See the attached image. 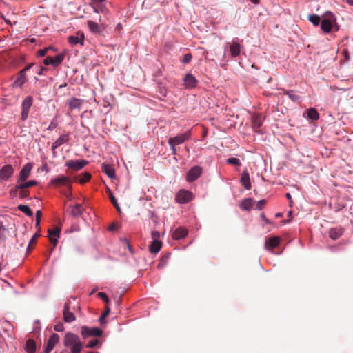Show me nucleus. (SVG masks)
<instances>
[{
  "mask_svg": "<svg viewBox=\"0 0 353 353\" xmlns=\"http://www.w3.org/2000/svg\"><path fill=\"white\" fill-rule=\"evenodd\" d=\"M230 52L232 57H236L240 54L241 46L237 42H232L230 46Z\"/></svg>",
  "mask_w": 353,
  "mask_h": 353,
  "instance_id": "nucleus-26",
  "label": "nucleus"
},
{
  "mask_svg": "<svg viewBox=\"0 0 353 353\" xmlns=\"http://www.w3.org/2000/svg\"><path fill=\"white\" fill-rule=\"evenodd\" d=\"M110 309L108 306H106L105 307V310L103 312V314L101 316V317L99 318V321L100 323H103V320L105 319V318L108 316V314H110Z\"/></svg>",
  "mask_w": 353,
  "mask_h": 353,
  "instance_id": "nucleus-47",
  "label": "nucleus"
},
{
  "mask_svg": "<svg viewBox=\"0 0 353 353\" xmlns=\"http://www.w3.org/2000/svg\"><path fill=\"white\" fill-rule=\"evenodd\" d=\"M63 319L67 323H70L75 321L76 318L74 314L70 312V306L68 303H65L63 309Z\"/></svg>",
  "mask_w": 353,
  "mask_h": 353,
  "instance_id": "nucleus-19",
  "label": "nucleus"
},
{
  "mask_svg": "<svg viewBox=\"0 0 353 353\" xmlns=\"http://www.w3.org/2000/svg\"><path fill=\"white\" fill-rule=\"evenodd\" d=\"M57 127V123L52 121L48 127V130H53Z\"/></svg>",
  "mask_w": 353,
  "mask_h": 353,
  "instance_id": "nucleus-54",
  "label": "nucleus"
},
{
  "mask_svg": "<svg viewBox=\"0 0 353 353\" xmlns=\"http://www.w3.org/2000/svg\"><path fill=\"white\" fill-rule=\"evenodd\" d=\"M13 173V167L10 164L5 165L0 169V179L6 181L12 176Z\"/></svg>",
  "mask_w": 353,
  "mask_h": 353,
  "instance_id": "nucleus-10",
  "label": "nucleus"
},
{
  "mask_svg": "<svg viewBox=\"0 0 353 353\" xmlns=\"http://www.w3.org/2000/svg\"><path fill=\"white\" fill-rule=\"evenodd\" d=\"M40 236L39 234V232H36L34 236L30 239L29 244L27 247V252L29 253L32 250V246L34 245L36 243L37 239Z\"/></svg>",
  "mask_w": 353,
  "mask_h": 353,
  "instance_id": "nucleus-34",
  "label": "nucleus"
},
{
  "mask_svg": "<svg viewBox=\"0 0 353 353\" xmlns=\"http://www.w3.org/2000/svg\"><path fill=\"white\" fill-rule=\"evenodd\" d=\"M41 215H42V212L41 210H37L36 212L35 226H36V228H38V230H40L39 225H40V220H41Z\"/></svg>",
  "mask_w": 353,
  "mask_h": 353,
  "instance_id": "nucleus-43",
  "label": "nucleus"
},
{
  "mask_svg": "<svg viewBox=\"0 0 353 353\" xmlns=\"http://www.w3.org/2000/svg\"><path fill=\"white\" fill-rule=\"evenodd\" d=\"M18 209L25 213L27 216L32 217L33 216V212L30 210L28 205H19L18 206Z\"/></svg>",
  "mask_w": 353,
  "mask_h": 353,
  "instance_id": "nucleus-32",
  "label": "nucleus"
},
{
  "mask_svg": "<svg viewBox=\"0 0 353 353\" xmlns=\"http://www.w3.org/2000/svg\"><path fill=\"white\" fill-rule=\"evenodd\" d=\"M91 174L90 172H84L79 180V182L81 184H83L88 182L91 179Z\"/></svg>",
  "mask_w": 353,
  "mask_h": 353,
  "instance_id": "nucleus-37",
  "label": "nucleus"
},
{
  "mask_svg": "<svg viewBox=\"0 0 353 353\" xmlns=\"http://www.w3.org/2000/svg\"><path fill=\"white\" fill-rule=\"evenodd\" d=\"M51 183L56 186H66L71 188L70 179L65 176H58L51 181Z\"/></svg>",
  "mask_w": 353,
  "mask_h": 353,
  "instance_id": "nucleus-11",
  "label": "nucleus"
},
{
  "mask_svg": "<svg viewBox=\"0 0 353 353\" xmlns=\"http://www.w3.org/2000/svg\"><path fill=\"white\" fill-rule=\"evenodd\" d=\"M113 228H114V226H110L109 229H110V230H112Z\"/></svg>",
  "mask_w": 353,
  "mask_h": 353,
  "instance_id": "nucleus-64",
  "label": "nucleus"
},
{
  "mask_svg": "<svg viewBox=\"0 0 353 353\" xmlns=\"http://www.w3.org/2000/svg\"><path fill=\"white\" fill-rule=\"evenodd\" d=\"M68 141V134H63L61 135L52 145V150L54 157L56 156V152L55 150L60 145L67 143Z\"/></svg>",
  "mask_w": 353,
  "mask_h": 353,
  "instance_id": "nucleus-16",
  "label": "nucleus"
},
{
  "mask_svg": "<svg viewBox=\"0 0 353 353\" xmlns=\"http://www.w3.org/2000/svg\"><path fill=\"white\" fill-rule=\"evenodd\" d=\"M50 241L53 243L54 247L57 245V239L56 237L48 236Z\"/></svg>",
  "mask_w": 353,
  "mask_h": 353,
  "instance_id": "nucleus-55",
  "label": "nucleus"
},
{
  "mask_svg": "<svg viewBox=\"0 0 353 353\" xmlns=\"http://www.w3.org/2000/svg\"><path fill=\"white\" fill-rule=\"evenodd\" d=\"M152 241H160V233L158 231H152L151 234Z\"/></svg>",
  "mask_w": 353,
  "mask_h": 353,
  "instance_id": "nucleus-50",
  "label": "nucleus"
},
{
  "mask_svg": "<svg viewBox=\"0 0 353 353\" xmlns=\"http://www.w3.org/2000/svg\"><path fill=\"white\" fill-rule=\"evenodd\" d=\"M307 117L312 120H317L319 118V114L316 109L311 108L307 110Z\"/></svg>",
  "mask_w": 353,
  "mask_h": 353,
  "instance_id": "nucleus-33",
  "label": "nucleus"
},
{
  "mask_svg": "<svg viewBox=\"0 0 353 353\" xmlns=\"http://www.w3.org/2000/svg\"><path fill=\"white\" fill-rule=\"evenodd\" d=\"M94 3H101L104 1L105 0H92Z\"/></svg>",
  "mask_w": 353,
  "mask_h": 353,
  "instance_id": "nucleus-61",
  "label": "nucleus"
},
{
  "mask_svg": "<svg viewBox=\"0 0 353 353\" xmlns=\"http://www.w3.org/2000/svg\"><path fill=\"white\" fill-rule=\"evenodd\" d=\"M336 23L335 16L330 12H327L323 15V19L321 22V28L325 32H331L333 23Z\"/></svg>",
  "mask_w": 353,
  "mask_h": 353,
  "instance_id": "nucleus-3",
  "label": "nucleus"
},
{
  "mask_svg": "<svg viewBox=\"0 0 353 353\" xmlns=\"http://www.w3.org/2000/svg\"><path fill=\"white\" fill-rule=\"evenodd\" d=\"M65 55L63 54H59L55 57H47L43 60V63L46 65H52L54 67L58 66L64 59Z\"/></svg>",
  "mask_w": 353,
  "mask_h": 353,
  "instance_id": "nucleus-8",
  "label": "nucleus"
},
{
  "mask_svg": "<svg viewBox=\"0 0 353 353\" xmlns=\"http://www.w3.org/2000/svg\"><path fill=\"white\" fill-rule=\"evenodd\" d=\"M266 201L265 199H262L257 203H254L255 208L256 210H261L265 205Z\"/></svg>",
  "mask_w": 353,
  "mask_h": 353,
  "instance_id": "nucleus-48",
  "label": "nucleus"
},
{
  "mask_svg": "<svg viewBox=\"0 0 353 353\" xmlns=\"http://www.w3.org/2000/svg\"><path fill=\"white\" fill-rule=\"evenodd\" d=\"M88 163L86 160H76V161H68L66 162L65 165L74 170H79L85 167Z\"/></svg>",
  "mask_w": 353,
  "mask_h": 353,
  "instance_id": "nucleus-13",
  "label": "nucleus"
},
{
  "mask_svg": "<svg viewBox=\"0 0 353 353\" xmlns=\"http://www.w3.org/2000/svg\"><path fill=\"white\" fill-rule=\"evenodd\" d=\"M54 330L57 332H62L63 330V324H57L54 326Z\"/></svg>",
  "mask_w": 353,
  "mask_h": 353,
  "instance_id": "nucleus-53",
  "label": "nucleus"
},
{
  "mask_svg": "<svg viewBox=\"0 0 353 353\" xmlns=\"http://www.w3.org/2000/svg\"><path fill=\"white\" fill-rule=\"evenodd\" d=\"M26 75L23 72L20 71L14 82V85L16 87H21L26 81Z\"/></svg>",
  "mask_w": 353,
  "mask_h": 353,
  "instance_id": "nucleus-24",
  "label": "nucleus"
},
{
  "mask_svg": "<svg viewBox=\"0 0 353 353\" xmlns=\"http://www.w3.org/2000/svg\"><path fill=\"white\" fill-rule=\"evenodd\" d=\"M280 240L279 236H272L265 242V246L266 248H275L279 245Z\"/></svg>",
  "mask_w": 353,
  "mask_h": 353,
  "instance_id": "nucleus-23",
  "label": "nucleus"
},
{
  "mask_svg": "<svg viewBox=\"0 0 353 353\" xmlns=\"http://www.w3.org/2000/svg\"><path fill=\"white\" fill-rule=\"evenodd\" d=\"M34 64L33 63H30L28 65L26 66L23 70H21V72H23L25 74L26 72V71H28Z\"/></svg>",
  "mask_w": 353,
  "mask_h": 353,
  "instance_id": "nucleus-56",
  "label": "nucleus"
},
{
  "mask_svg": "<svg viewBox=\"0 0 353 353\" xmlns=\"http://www.w3.org/2000/svg\"><path fill=\"white\" fill-rule=\"evenodd\" d=\"M29 194L30 191L26 188L19 189V197L21 199L27 198L29 196Z\"/></svg>",
  "mask_w": 353,
  "mask_h": 353,
  "instance_id": "nucleus-39",
  "label": "nucleus"
},
{
  "mask_svg": "<svg viewBox=\"0 0 353 353\" xmlns=\"http://www.w3.org/2000/svg\"><path fill=\"white\" fill-rule=\"evenodd\" d=\"M107 192H108V194L109 196V198H110L112 205H114L117 204L118 203H117V199L114 197L112 191L108 188H107Z\"/></svg>",
  "mask_w": 353,
  "mask_h": 353,
  "instance_id": "nucleus-45",
  "label": "nucleus"
},
{
  "mask_svg": "<svg viewBox=\"0 0 353 353\" xmlns=\"http://www.w3.org/2000/svg\"><path fill=\"white\" fill-rule=\"evenodd\" d=\"M87 23H88L89 30H90L91 32H92L94 34L101 33V30L99 25L97 23L94 22L93 21H88Z\"/></svg>",
  "mask_w": 353,
  "mask_h": 353,
  "instance_id": "nucleus-29",
  "label": "nucleus"
},
{
  "mask_svg": "<svg viewBox=\"0 0 353 353\" xmlns=\"http://www.w3.org/2000/svg\"><path fill=\"white\" fill-rule=\"evenodd\" d=\"M287 95L289 97L290 99H292L293 101H298L300 99V97L292 92H288Z\"/></svg>",
  "mask_w": 353,
  "mask_h": 353,
  "instance_id": "nucleus-46",
  "label": "nucleus"
},
{
  "mask_svg": "<svg viewBox=\"0 0 353 353\" xmlns=\"http://www.w3.org/2000/svg\"><path fill=\"white\" fill-rule=\"evenodd\" d=\"M191 59H192L191 54L188 53V54H185L183 56V59H182V62H183L185 63H188L190 62Z\"/></svg>",
  "mask_w": 353,
  "mask_h": 353,
  "instance_id": "nucleus-51",
  "label": "nucleus"
},
{
  "mask_svg": "<svg viewBox=\"0 0 353 353\" xmlns=\"http://www.w3.org/2000/svg\"><path fill=\"white\" fill-rule=\"evenodd\" d=\"M227 163L234 165H240V160L237 158L231 157L227 159Z\"/></svg>",
  "mask_w": 353,
  "mask_h": 353,
  "instance_id": "nucleus-44",
  "label": "nucleus"
},
{
  "mask_svg": "<svg viewBox=\"0 0 353 353\" xmlns=\"http://www.w3.org/2000/svg\"><path fill=\"white\" fill-rule=\"evenodd\" d=\"M263 219H264V221L268 223V220L264 216H263Z\"/></svg>",
  "mask_w": 353,
  "mask_h": 353,
  "instance_id": "nucleus-62",
  "label": "nucleus"
},
{
  "mask_svg": "<svg viewBox=\"0 0 353 353\" xmlns=\"http://www.w3.org/2000/svg\"><path fill=\"white\" fill-rule=\"evenodd\" d=\"M343 232L341 228H331L329 231V236L333 240H336L342 235Z\"/></svg>",
  "mask_w": 353,
  "mask_h": 353,
  "instance_id": "nucleus-28",
  "label": "nucleus"
},
{
  "mask_svg": "<svg viewBox=\"0 0 353 353\" xmlns=\"http://www.w3.org/2000/svg\"><path fill=\"white\" fill-rule=\"evenodd\" d=\"M84 211V208H83L81 204L77 203L74 205H69L68 212L70 215L73 217H79L80 216Z\"/></svg>",
  "mask_w": 353,
  "mask_h": 353,
  "instance_id": "nucleus-14",
  "label": "nucleus"
},
{
  "mask_svg": "<svg viewBox=\"0 0 353 353\" xmlns=\"http://www.w3.org/2000/svg\"><path fill=\"white\" fill-rule=\"evenodd\" d=\"M63 343L65 347L70 348L71 353H81L83 348V343L79 337L72 332L65 334Z\"/></svg>",
  "mask_w": 353,
  "mask_h": 353,
  "instance_id": "nucleus-1",
  "label": "nucleus"
},
{
  "mask_svg": "<svg viewBox=\"0 0 353 353\" xmlns=\"http://www.w3.org/2000/svg\"><path fill=\"white\" fill-rule=\"evenodd\" d=\"M188 231L186 228L179 227L175 229L172 232V238L174 240L181 239L187 236Z\"/></svg>",
  "mask_w": 353,
  "mask_h": 353,
  "instance_id": "nucleus-18",
  "label": "nucleus"
},
{
  "mask_svg": "<svg viewBox=\"0 0 353 353\" xmlns=\"http://www.w3.org/2000/svg\"><path fill=\"white\" fill-rule=\"evenodd\" d=\"M20 186H21V184L17 183L14 188L10 190V194L12 197L19 196V189H22L21 188H19Z\"/></svg>",
  "mask_w": 353,
  "mask_h": 353,
  "instance_id": "nucleus-38",
  "label": "nucleus"
},
{
  "mask_svg": "<svg viewBox=\"0 0 353 353\" xmlns=\"http://www.w3.org/2000/svg\"><path fill=\"white\" fill-rule=\"evenodd\" d=\"M102 170L110 179L115 177V171L112 165L103 163L102 165Z\"/></svg>",
  "mask_w": 353,
  "mask_h": 353,
  "instance_id": "nucleus-27",
  "label": "nucleus"
},
{
  "mask_svg": "<svg viewBox=\"0 0 353 353\" xmlns=\"http://www.w3.org/2000/svg\"><path fill=\"white\" fill-rule=\"evenodd\" d=\"M202 173V168L200 166H194L192 168L186 175V180L188 182L194 181L197 179Z\"/></svg>",
  "mask_w": 353,
  "mask_h": 353,
  "instance_id": "nucleus-9",
  "label": "nucleus"
},
{
  "mask_svg": "<svg viewBox=\"0 0 353 353\" xmlns=\"http://www.w3.org/2000/svg\"><path fill=\"white\" fill-rule=\"evenodd\" d=\"M59 341V336L57 334H53L48 340L43 353H50Z\"/></svg>",
  "mask_w": 353,
  "mask_h": 353,
  "instance_id": "nucleus-12",
  "label": "nucleus"
},
{
  "mask_svg": "<svg viewBox=\"0 0 353 353\" xmlns=\"http://www.w3.org/2000/svg\"><path fill=\"white\" fill-rule=\"evenodd\" d=\"M26 351L27 353H35L36 344L34 340L28 339L26 343Z\"/></svg>",
  "mask_w": 353,
  "mask_h": 353,
  "instance_id": "nucleus-31",
  "label": "nucleus"
},
{
  "mask_svg": "<svg viewBox=\"0 0 353 353\" xmlns=\"http://www.w3.org/2000/svg\"><path fill=\"white\" fill-rule=\"evenodd\" d=\"M114 208L117 209V212H118L119 213H121V208H120V207H119V203H117V204L114 205Z\"/></svg>",
  "mask_w": 353,
  "mask_h": 353,
  "instance_id": "nucleus-59",
  "label": "nucleus"
},
{
  "mask_svg": "<svg viewBox=\"0 0 353 353\" xmlns=\"http://www.w3.org/2000/svg\"><path fill=\"white\" fill-rule=\"evenodd\" d=\"M20 184L21 186H20L19 188H26L28 189L29 188L36 185L37 184V181L35 180H30L28 181H25Z\"/></svg>",
  "mask_w": 353,
  "mask_h": 353,
  "instance_id": "nucleus-36",
  "label": "nucleus"
},
{
  "mask_svg": "<svg viewBox=\"0 0 353 353\" xmlns=\"http://www.w3.org/2000/svg\"><path fill=\"white\" fill-rule=\"evenodd\" d=\"M192 193L188 190H181L176 194L175 200L179 203H186L192 199Z\"/></svg>",
  "mask_w": 353,
  "mask_h": 353,
  "instance_id": "nucleus-6",
  "label": "nucleus"
},
{
  "mask_svg": "<svg viewBox=\"0 0 353 353\" xmlns=\"http://www.w3.org/2000/svg\"><path fill=\"white\" fill-rule=\"evenodd\" d=\"M263 119V117L260 114H255L252 116V126L255 131H257L262 125Z\"/></svg>",
  "mask_w": 353,
  "mask_h": 353,
  "instance_id": "nucleus-17",
  "label": "nucleus"
},
{
  "mask_svg": "<svg viewBox=\"0 0 353 353\" xmlns=\"http://www.w3.org/2000/svg\"><path fill=\"white\" fill-rule=\"evenodd\" d=\"M162 243L161 241H152L149 249L150 252L153 254H156L161 250Z\"/></svg>",
  "mask_w": 353,
  "mask_h": 353,
  "instance_id": "nucleus-30",
  "label": "nucleus"
},
{
  "mask_svg": "<svg viewBox=\"0 0 353 353\" xmlns=\"http://www.w3.org/2000/svg\"><path fill=\"white\" fill-rule=\"evenodd\" d=\"M60 232H61V230L60 228H55L54 230H50L49 229L48 230V236H52V237H59V234H60Z\"/></svg>",
  "mask_w": 353,
  "mask_h": 353,
  "instance_id": "nucleus-40",
  "label": "nucleus"
},
{
  "mask_svg": "<svg viewBox=\"0 0 353 353\" xmlns=\"http://www.w3.org/2000/svg\"><path fill=\"white\" fill-rule=\"evenodd\" d=\"M276 216L277 217L281 216V213H277V214H276Z\"/></svg>",
  "mask_w": 353,
  "mask_h": 353,
  "instance_id": "nucleus-63",
  "label": "nucleus"
},
{
  "mask_svg": "<svg viewBox=\"0 0 353 353\" xmlns=\"http://www.w3.org/2000/svg\"><path fill=\"white\" fill-rule=\"evenodd\" d=\"M32 168V164L31 163H28L23 166L21 168L18 179L17 183H21L25 181L30 175L31 170Z\"/></svg>",
  "mask_w": 353,
  "mask_h": 353,
  "instance_id": "nucleus-5",
  "label": "nucleus"
},
{
  "mask_svg": "<svg viewBox=\"0 0 353 353\" xmlns=\"http://www.w3.org/2000/svg\"><path fill=\"white\" fill-rule=\"evenodd\" d=\"M50 49H52V48L49 47V48H45L43 49H41L39 50L38 54L40 57H44Z\"/></svg>",
  "mask_w": 353,
  "mask_h": 353,
  "instance_id": "nucleus-52",
  "label": "nucleus"
},
{
  "mask_svg": "<svg viewBox=\"0 0 353 353\" xmlns=\"http://www.w3.org/2000/svg\"><path fill=\"white\" fill-rule=\"evenodd\" d=\"M33 98L31 96H28L25 98L22 103V112H21V119L25 121L28 118L29 109L32 105Z\"/></svg>",
  "mask_w": 353,
  "mask_h": 353,
  "instance_id": "nucleus-7",
  "label": "nucleus"
},
{
  "mask_svg": "<svg viewBox=\"0 0 353 353\" xmlns=\"http://www.w3.org/2000/svg\"><path fill=\"white\" fill-rule=\"evenodd\" d=\"M183 80L185 87L188 88H193L196 86L197 80L192 74H187Z\"/></svg>",
  "mask_w": 353,
  "mask_h": 353,
  "instance_id": "nucleus-20",
  "label": "nucleus"
},
{
  "mask_svg": "<svg viewBox=\"0 0 353 353\" xmlns=\"http://www.w3.org/2000/svg\"><path fill=\"white\" fill-rule=\"evenodd\" d=\"M308 20L314 26H318L320 23V17L317 14H310L308 16Z\"/></svg>",
  "mask_w": 353,
  "mask_h": 353,
  "instance_id": "nucleus-35",
  "label": "nucleus"
},
{
  "mask_svg": "<svg viewBox=\"0 0 353 353\" xmlns=\"http://www.w3.org/2000/svg\"><path fill=\"white\" fill-rule=\"evenodd\" d=\"M252 3H254V4H258L259 3V0H250Z\"/></svg>",
  "mask_w": 353,
  "mask_h": 353,
  "instance_id": "nucleus-60",
  "label": "nucleus"
},
{
  "mask_svg": "<svg viewBox=\"0 0 353 353\" xmlns=\"http://www.w3.org/2000/svg\"><path fill=\"white\" fill-rule=\"evenodd\" d=\"M68 41L71 45L80 43L83 46L84 44V34L83 32H78L75 35L70 36Z\"/></svg>",
  "mask_w": 353,
  "mask_h": 353,
  "instance_id": "nucleus-15",
  "label": "nucleus"
},
{
  "mask_svg": "<svg viewBox=\"0 0 353 353\" xmlns=\"http://www.w3.org/2000/svg\"><path fill=\"white\" fill-rule=\"evenodd\" d=\"M45 70V68L42 66L40 67L39 71L37 72V74L39 75H41L43 74V71Z\"/></svg>",
  "mask_w": 353,
  "mask_h": 353,
  "instance_id": "nucleus-58",
  "label": "nucleus"
},
{
  "mask_svg": "<svg viewBox=\"0 0 353 353\" xmlns=\"http://www.w3.org/2000/svg\"><path fill=\"white\" fill-rule=\"evenodd\" d=\"M81 334L83 339H86L90 336H101L103 334V331L98 327H88L87 326H83L81 327Z\"/></svg>",
  "mask_w": 353,
  "mask_h": 353,
  "instance_id": "nucleus-4",
  "label": "nucleus"
},
{
  "mask_svg": "<svg viewBox=\"0 0 353 353\" xmlns=\"http://www.w3.org/2000/svg\"><path fill=\"white\" fill-rule=\"evenodd\" d=\"M241 183L242 185L246 189V190H250L251 189V183L250 180V176L248 171H244L241 177Z\"/></svg>",
  "mask_w": 353,
  "mask_h": 353,
  "instance_id": "nucleus-21",
  "label": "nucleus"
},
{
  "mask_svg": "<svg viewBox=\"0 0 353 353\" xmlns=\"http://www.w3.org/2000/svg\"><path fill=\"white\" fill-rule=\"evenodd\" d=\"M254 205V201L252 198L243 199L241 203V208L243 210H250Z\"/></svg>",
  "mask_w": 353,
  "mask_h": 353,
  "instance_id": "nucleus-22",
  "label": "nucleus"
},
{
  "mask_svg": "<svg viewBox=\"0 0 353 353\" xmlns=\"http://www.w3.org/2000/svg\"><path fill=\"white\" fill-rule=\"evenodd\" d=\"M99 341L98 339H92L88 341V343H87L85 347L87 348H94L99 344Z\"/></svg>",
  "mask_w": 353,
  "mask_h": 353,
  "instance_id": "nucleus-42",
  "label": "nucleus"
},
{
  "mask_svg": "<svg viewBox=\"0 0 353 353\" xmlns=\"http://www.w3.org/2000/svg\"><path fill=\"white\" fill-rule=\"evenodd\" d=\"M97 296L100 299H101L105 303H109V299L107 296V294L104 292H99L97 294Z\"/></svg>",
  "mask_w": 353,
  "mask_h": 353,
  "instance_id": "nucleus-49",
  "label": "nucleus"
},
{
  "mask_svg": "<svg viewBox=\"0 0 353 353\" xmlns=\"http://www.w3.org/2000/svg\"><path fill=\"white\" fill-rule=\"evenodd\" d=\"M285 196L286 198L288 199V200L289 201L290 203V206H292V196L290 193H287L285 194Z\"/></svg>",
  "mask_w": 353,
  "mask_h": 353,
  "instance_id": "nucleus-57",
  "label": "nucleus"
},
{
  "mask_svg": "<svg viewBox=\"0 0 353 353\" xmlns=\"http://www.w3.org/2000/svg\"><path fill=\"white\" fill-rule=\"evenodd\" d=\"M6 228L3 223L0 221V243H1L5 239Z\"/></svg>",
  "mask_w": 353,
  "mask_h": 353,
  "instance_id": "nucleus-41",
  "label": "nucleus"
},
{
  "mask_svg": "<svg viewBox=\"0 0 353 353\" xmlns=\"http://www.w3.org/2000/svg\"><path fill=\"white\" fill-rule=\"evenodd\" d=\"M68 105L71 110L80 109L82 105V100L77 98H72L68 101Z\"/></svg>",
  "mask_w": 353,
  "mask_h": 353,
  "instance_id": "nucleus-25",
  "label": "nucleus"
},
{
  "mask_svg": "<svg viewBox=\"0 0 353 353\" xmlns=\"http://www.w3.org/2000/svg\"><path fill=\"white\" fill-rule=\"evenodd\" d=\"M191 132L190 130L186 131L183 134H179L176 137H170L168 139V144L172 150V154L176 155V145L182 144L185 141L190 139Z\"/></svg>",
  "mask_w": 353,
  "mask_h": 353,
  "instance_id": "nucleus-2",
  "label": "nucleus"
}]
</instances>
